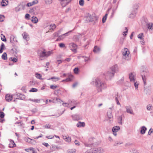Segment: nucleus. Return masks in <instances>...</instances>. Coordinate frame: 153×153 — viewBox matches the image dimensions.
<instances>
[{
	"label": "nucleus",
	"mask_w": 153,
	"mask_h": 153,
	"mask_svg": "<svg viewBox=\"0 0 153 153\" xmlns=\"http://www.w3.org/2000/svg\"><path fill=\"white\" fill-rule=\"evenodd\" d=\"M91 84L92 85L95 84L96 85L98 88V92L102 91V90L105 89L107 88V85L105 82L101 81L98 78L93 79Z\"/></svg>",
	"instance_id": "1"
},
{
	"label": "nucleus",
	"mask_w": 153,
	"mask_h": 153,
	"mask_svg": "<svg viewBox=\"0 0 153 153\" xmlns=\"http://www.w3.org/2000/svg\"><path fill=\"white\" fill-rule=\"evenodd\" d=\"M149 71L147 69L143 66L141 68L140 75L144 85H146V77L149 75Z\"/></svg>",
	"instance_id": "2"
},
{
	"label": "nucleus",
	"mask_w": 153,
	"mask_h": 153,
	"mask_svg": "<svg viewBox=\"0 0 153 153\" xmlns=\"http://www.w3.org/2000/svg\"><path fill=\"white\" fill-rule=\"evenodd\" d=\"M37 53L39 59L42 60L43 59V58L44 57H48L50 56L51 53V52L50 51L46 52L45 50L44 51L39 50L38 51Z\"/></svg>",
	"instance_id": "3"
},
{
	"label": "nucleus",
	"mask_w": 153,
	"mask_h": 153,
	"mask_svg": "<svg viewBox=\"0 0 153 153\" xmlns=\"http://www.w3.org/2000/svg\"><path fill=\"white\" fill-rule=\"evenodd\" d=\"M96 141V140L95 138L91 137L89 138L88 142L85 143V145L86 146L89 147L95 146L97 145Z\"/></svg>",
	"instance_id": "4"
},
{
	"label": "nucleus",
	"mask_w": 153,
	"mask_h": 153,
	"mask_svg": "<svg viewBox=\"0 0 153 153\" xmlns=\"http://www.w3.org/2000/svg\"><path fill=\"white\" fill-rule=\"evenodd\" d=\"M139 5L138 4H135L133 5V9L131 14L130 15V17L133 18L135 16L137 13V10L138 8Z\"/></svg>",
	"instance_id": "5"
},
{
	"label": "nucleus",
	"mask_w": 153,
	"mask_h": 153,
	"mask_svg": "<svg viewBox=\"0 0 153 153\" xmlns=\"http://www.w3.org/2000/svg\"><path fill=\"white\" fill-rule=\"evenodd\" d=\"M114 74L110 70L104 74V75L107 79H111L114 76Z\"/></svg>",
	"instance_id": "6"
},
{
	"label": "nucleus",
	"mask_w": 153,
	"mask_h": 153,
	"mask_svg": "<svg viewBox=\"0 0 153 153\" xmlns=\"http://www.w3.org/2000/svg\"><path fill=\"white\" fill-rule=\"evenodd\" d=\"M110 70L113 72H114V74L115 73L119 71V68L117 65V64H115L112 66L110 68Z\"/></svg>",
	"instance_id": "7"
},
{
	"label": "nucleus",
	"mask_w": 153,
	"mask_h": 153,
	"mask_svg": "<svg viewBox=\"0 0 153 153\" xmlns=\"http://www.w3.org/2000/svg\"><path fill=\"white\" fill-rule=\"evenodd\" d=\"M104 152V150L101 148H96L92 150V153H102Z\"/></svg>",
	"instance_id": "8"
},
{
	"label": "nucleus",
	"mask_w": 153,
	"mask_h": 153,
	"mask_svg": "<svg viewBox=\"0 0 153 153\" xmlns=\"http://www.w3.org/2000/svg\"><path fill=\"white\" fill-rule=\"evenodd\" d=\"M125 108L126 109V111L127 113H129L131 114H134L133 111L130 105L126 106Z\"/></svg>",
	"instance_id": "9"
},
{
	"label": "nucleus",
	"mask_w": 153,
	"mask_h": 153,
	"mask_svg": "<svg viewBox=\"0 0 153 153\" xmlns=\"http://www.w3.org/2000/svg\"><path fill=\"white\" fill-rule=\"evenodd\" d=\"M120 128L119 126H115L113 127L112 129V131L113 132L114 135L116 136L117 135L116 132L119 130Z\"/></svg>",
	"instance_id": "10"
},
{
	"label": "nucleus",
	"mask_w": 153,
	"mask_h": 153,
	"mask_svg": "<svg viewBox=\"0 0 153 153\" xmlns=\"http://www.w3.org/2000/svg\"><path fill=\"white\" fill-rule=\"evenodd\" d=\"M59 1H60L61 4H62V6L63 7H65L67 4L68 3H69L70 2L71 0H59Z\"/></svg>",
	"instance_id": "11"
},
{
	"label": "nucleus",
	"mask_w": 153,
	"mask_h": 153,
	"mask_svg": "<svg viewBox=\"0 0 153 153\" xmlns=\"http://www.w3.org/2000/svg\"><path fill=\"white\" fill-rule=\"evenodd\" d=\"M122 53L124 56H126L129 55V52L127 48H125L124 50L122 51Z\"/></svg>",
	"instance_id": "12"
},
{
	"label": "nucleus",
	"mask_w": 153,
	"mask_h": 153,
	"mask_svg": "<svg viewBox=\"0 0 153 153\" xmlns=\"http://www.w3.org/2000/svg\"><path fill=\"white\" fill-rule=\"evenodd\" d=\"M86 18V20L88 22H91L93 21L92 16L89 14L87 15Z\"/></svg>",
	"instance_id": "13"
},
{
	"label": "nucleus",
	"mask_w": 153,
	"mask_h": 153,
	"mask_svg": "<svg viewBox=\"0 0 153 153\" xmlns=\"http://www.w3.org/2000/svg\"><path fill=\"white\" fill-rule=\"evenodd\" d=\"M70 45L73 47V49L71 48V50L74 52H75L77 49L76 45L74 43H70Z\"/></svg>",
	"instance_id": "14"
},
{
	"label": "nucleus",
	"mask_w": 153,
	"mask_h": 153,
	"mask_svg": "<svg viewBox=\"0 0 153 153\" xmlns=\"http://www.w3.org/2000/svg\"><path fill=\"white\" fill-rule=\"evenodd\" d=\"M13 99V96L10 94H7L5 96V99L7 102H10Z\"/></svg>",
	"instance_id": "15"
},
{
	"label": "nucleus",
	"mask_w": 153,
	"mask_h": 153,
	"mask_svg": "<svg viewBox=\"0 0 153 153\" xmlns=\"http://www.w3.org/2000/svg\"><path fill=\"white\" fill-rule=\"evenodd\" d=\"M68 101H70V105L71 106H75L76 105H77L79 104V102H77V101L74 100H70Z\"/></svg>",
	"instance_id": "16"
},
{
	"label": "nucleus",
	"mask_w": 153,
	"mask_h": 153,
	"mask_svg": "<svg viewBox=\"0 0 153 153\" xmlns=\"http://www.w3.org/2000/svg\"><path fill=\"white\" fill-rule=\"evenodd\" d=\"M73 119L75 120H78L80 119V116L77 114H75L72 116Z\"/></svg>",
	"instance_id": "17"
},
{
	"label": "nucleus",
	"mask_w": 153,
	"mask_h": 153,
	"mask_svg": "<svg viewBox=\"0 0 153 153\" xmlns=\"http://www.w3.org/2000/svg\"><path fill=\"white\" fill-rule=\"evenodd\" d=\"M147 129L144 126H143L141 127V130L140 131V133L141 134H143L146 132Z\"/></svg>",
	"instance_id": "18"
},
{
	"label": "nucleus",
	"mask_w": 153,
	"mask_h": 153,
	"mask_svg": "<svg viewBox=\"0 0 153 153\" xmlns=\"http://www.w3.org/2000/svg\"><path fill=\"white\" fill-rule=\"evenodd\" d=\"M129 78L131 82H134L135 80L134 79V75L132 73H131L129 74Z\"/></svg>",
	"instance_id": "19"
},
{
	"label": "nucleus",
	"mask_w": 153,
	"mask_h": 153,
	"mask_svg": "<svg viewBox=\"0 0 153 153\" xmlns=\"http://www.w3.org/2000/svg\"><path fill=\"white\" fill-rule=\"evenodd\" d=\"M100 51V49L97 46H95L94 47L93 51L95 53H99Z\"/></svg>",
	"instance_id": "20"
},
{
	"label": "nucleus",
	"mask_w": 153,
	"mask_h": 153,
	"mask_svg": "<svg viewBox=\"0 0 153 153\" xmlns=\"http://www.w3.org/2000/svg\"><path fill=\"white\" fill-rule=\"evenodd\" d=\"M51 79H52V81L53 82H56L59 80V78L55 76L51 77V78L48 79L47 80H50Z\"/></svg>",
	"instance_id": "21"
},
{
	"label": "nucleus",
	"mask_w": 153,
	"mask_h": 153,
	"mask_svg": "<svg viewBox=\"0 0 153 153\" xmlns=\"http://www.w3.org/2000/svg\"><path fill=\"white\" fill-rule=\"evenodd\" d=\"M153 23L152 22H149L147 25L146 26L147 27V28L149 30H152L153 29Z\"/></svg>",
	"instance_id": "22"
},
{
	"label": "nucleus",
	"mask_w": 153,
	"mask_h": 153,
	"mask_svg": "<svg viewBox=\"0 0 153 153\" xmlns=\"http://www.w3.org/2000/svg\"><path fill=\"white\" fill-rule=\"evenodd\" d=\"M76 126L78 127H84L85 126V123L84 122H79L77 123Z\"/></svg>",
	"instance_id": "23"
},
{
	"label": "nucleus",
	"mask_w": 153,
	"mask_h": 153,
	"mask_svg": "<svg viewBox=\"0 0 153 153\" xmlns=\"http://www.w3.org/2000/svg\"><path fill=\"white\" fill-rule=\"evenodd\" d=\"M10 42L14 43L15 41L17 42V41L16 40L15 38L13 36H12L10 37Z\"/></svg>",
	"instance_id": "24"
},
{
	"label": "nucleus",
	"mask_w": 153,
	"mask_h": 153,
	"mask_svg": "<svg viewBox=\"0 0 153 153\" xmlns=\"http://www.w3.org/2000/svg\"><path fill=\"white\" fill-rule=\"evenodd\" d=\"M29 100L30 101H33V102H36V103H39L40 102L41 100H42L43 102H45V101L43 100H38V99H29Z\"/></svg>",
	"instance_id": "25"
},
{
	"label": "nucleus",
	"mask_w": 153,
	"mask_h": 153,
	"mask_svg": "<svg viewBox=\"0 0 153 153\" xmlns=\"http://www.w3.org/2000/svg\"><path fill=\"white\" fill-rule=\"evenodd\" d=\"M23 38L27 41L28 40V35L27 33L26 32L22 34Z\"/></svg>",
	"instance_id": "26"
},
{
	"label": "nucleus",
	"mask_w": 153,
	"mask_h": 153,
	"mask_svg": "<svg viewBox=\"0 0 153 153\" xmlns=\"http://www.w3.org/2000/svg\"><path fill=\"white\" fill-rule=\"evenodd\" d=\"M31 20V21L34 23H36L38 22V19L36 17L33 16L32 17Z\"/></svg>",
	"instance_id": "27"
},
{
	"label": "nucleus",
	"mask_w": 153,
	"mask_h": 153,
	"mask_svg": "<svg viewBox=\"0 0 153 153\" xmlns=\"http://www.w3.org/2000/svg\"><path fill=\"white\" fill-rule=\"evenodd\" d=\"M16 145V144L15 143L13 140H11L10 141V143L9 144V147L10 148H13Z\"/></svg>",
	"instance_id": "28"
},
{
	"label": "nucleus",
	"mask_w": 153,
	"mask_h": 153,
	"mask_svg": "<svg viewBox=\"0 0 153 153\" xmlns=\"http://www.w3.org/2000/svg\"><path fill=\"white\" fill-rule=\"evenodd\" d=\"M8 2L6 0H2L1 2V5L2 6H6L8 4Z\"/></svg>",
	"instance_id": "29"
},
{
	"label": "nucleus",
	"mask_w": 153,
	"mask_h": 153,
	"mask_svg": "<svg viewBox=\"0 0 153 153\" xmlns=\"http://www.w3.org/2000/svg\"><path fill=\"white\" fill-rule=\"evenodd\" d=\"M73 39L74 41L75 42H78L79 40V35H75L73 37Z\"/></svg>",
	"instance_id": "30"
},
{
	"label": "nucleus",
	"mask_w": 153,
	"mask_h": 153,
	"mask_svg": "<svg viewBox=\"0 0 153 153\" xmlns=\"http://www.w3.org/2000/svg\"><path fill=\"white\" fill-rule=\"evenodd\" d=\"M107 115L109 119H111L112 117V112L111 111H108L107 113Z\"/></svg>",
	"instance_id": "31"
},
{
	"label": "nucleus",
	"mask_w": 153,
	"mask_h": 153,
	"mask_svg": "<svg viewBox=\"0 0 153 153\" xmlns=\"http://www.w3.org/2000/svg\"><path fill=\"white\" fill-rule=\"evenodd\" d=\"M1 58L4 60H6L7 59V54L6 53H4L1 56Z\"/></svg>",
	"instance_id": "32"
},
{
	"label": "nucleus",
	"mask_w": 153,
	"mask_h": 153,
	"mask_svg": "<svg viewBox=\"0 0 153 153\" xmlns=\"http://www.w3.org/2000/svg\"><path fill=\"white\" fill-rule=\"evenodd\" d=\"M60 32V31H59L58 32L54 33L53 34V39H55L56 37H59Z\"/></svg>",
	"instance_id": "33"
},
{
	"label": "nucleus",
	"mask_w": 153,
	"mask_h": 153,
	"mask_svg": "<svg viewBox=\"0 0 153 153\" xmlns=\"http://www.w3.org/2000/svg\"><path fill=\"white\" fill-rule=\"evenodd\" d=\"M149 23V22L148 19H145L144 20V21L142 23V24L143 25L146 26V25H147Z\"/></svg>",
	"instance_id": "34"
},
{
	"label": "nucleus",
	"mask_w": 153,
	"mask_h": 153,
	"mask_svg": "<svg viewBox=\"0 0 153 153\" xmlns=\"http://www.w3.org/2000/svg\"><path fill=\"white\" fill-rule=\"evenodd\" d=\"M118 121L119 123L122 125V116H120L118 117Z\"/></svg>",
	"instance_id": "35"
},
{
	"label": "nucleus",
	"mask_w": 153,
	"mask_h": 153,
	"mask_svg": "<svg viewBox=\"0 0 153 153\" xmlns=\"http://www.w3.org/2000/svg\"><path fill=\"white\" fill-rule=\"evenodd\" d=\"M53 101H52L51 100H49V102H54V101H57V102H60V101H61V102H63L61 100H60V99L57 98H54V99L53 100Z\"/></svg>",
	"instance_id": "36"
},
{
	"label": "nucleus",
	"mask_w": 153,
	"mask_h": 153,
	"mask_svg": "<svg viewBox=\"0 0 153 153\" xmlns=\"http://www.w3.org/2000/svg\"><path fill=\"white\" fill-rule=\"evenodd\" d=\"M117 95L115 97V100L116 101L117 104V105H119L120 106H121V104L120 103V102L118 100V95L117 94Z\"/></svg>",
	"instance_id": "37"
},
{
	"label": "nucleus",
	"mask_w": 153,
	"mask_h": 153,
	"mask_svg": "<svg viewBox=\"0 0 153 153\" xmlns=\"http://www.w3.org/2000/svg\"><path fill=\"white\" fill-rule=\"evenodd\" d=\"M76 150L75 149H70L67 151V153H75Z\"/></svg>",
	"instance_id": "38"
},
{
	"label": "nucleus",
	"mask_w": 153,
	"mask_h": 153,
	"mask_svg": "<svg viewBox=\"0 0 153 153\" xmlns=\"http://www.w3.org/2000/svg\"><path fill=\"white\" fill-rule=\"evenodd\" d=\"M57 147L54 145H52L51 147V150L52 151H54L56 150V149H57Z\"/></svg>",
	"instance_id": "39"
},
{
	"label": "nucleus",
	"mask_w": 153,
	"mask_h": 153,
	"mask_svg": "<svg viewBox=\"0 0 153 153\" xmlns=\"http://www.w3.org/2000/svg\"><path fill=\"white\" fill-rule=\"evenodd\" d=\"M36 77L38 79L42 80L43 79L42 78V75L38 73L36 74Z\"/></svg>",
	"instance_id": "40"
},
{
	"label": "nucleus",
	"mask_w": 153,
	"mask_h": 153,
	"mask_svg": "<svg viewBox=\"0 0 153 153\" xmlns=\"http://www.w3.org/2000/svg\"><path fill=\"white\" fill-rule=\"evenodd\" d=\"M64 36L63 35V34L61 35H59L58 38L56 39V41H59L60 40H62L64 38L63 37Z\"/></svg>",
	"instance_id": "41"
},
{
	"label": "nucleus",
	"mask_w": 153,
	"mask_h": 153,
	"mask_svg": "<svg viewBox=\"0 0 153 153\" xmlns=\"http://www.w3.org/2000/svg\"><path fill=\"white\" fill-rule=\"evenodd\" d=\"M108 15V13H106L105 16L103 17L102 19V22L103 23H104L105 22L107 17Z\"/></svg>",
	"instance_id": "42"
},
{
	"label": "nucleus",
	"mask_w": 153,
	"mask_h": 153,
	"mask_svg": "<svg viewBox=\"0 0 153 153\" xmlns=\"http://www.w3.org/2000/svg\"><path fill=\"white\" fill-rule=\"evenodd\" d=\"M130 153H139V152L137 150L134 149L130 151Z\"/></svg>",
	"instance_id": "43"
},
{
	"label": "nucleus",
	"mask_w": 153,
	"mask_h": 153,
	"mask_svg": "<svg viewBox=\"0 0 153 153\" xmlns=\"http://www.w3.org/2000/svg\"><path fill=\"white\" fill-rule=\"evenodd\" d=\"M58 87V86L57 85H51L50 86V88L53 90H55Z\"/></svg>",
	"instance_id": "44"
},
{
	"label": "nucleus",
	"mask_w": 153,
	"mask_h": 153,
	"mask_svg": "<svg viewBox=\"0 0 153 153\" xmlns=\"http://www.w3.org/2000/svg\"><path fill=\"white\" fill-rule=\"evenodd\" d=\"M25 98V96L21 94L19 97V98H16V99H19L21 100H23Z\"/></svg>",
	"instance_id": "45"
},
{
	"label": "nucleus",
	"mask_w": 153,
	"mask_h": 153,
	"mask_svg": "<svg viewBox=\"0 0 153 153\" xmlns=\"http://www.w3.org/2000/svg\"><path fill=\"white\" fill-rule=\"evenodd\" d=\"M79 71V69L78 68H75L74 69V73L76 74H77L78 73Z\"/></svg>",
	"instance_id": "46"
},
{
	"label": "nucleus",
	"mask_w": 153,
	"mask_h": 153,
	"mask_svg": "<svg viewBox=\"0 0 153 153\" xmlns=\"http://www.w3.org/2000/svg\"><path fill=\"white\" fill-rule=\"evenodd\" d=\"M1 39L3 41L6 42V39L5 36L4 35L2 34L1 35Z\"/></svg>",
	"instance_id": "47"
},
{
	"label": "nucleus",
	"mask_w": 153,
	"mask_h": 153,
	"mask_svg": "<svg viewBox=\"0 0 153 153\" xmlns=\"http://www.w3.org/2000/svg\"><path fill=\"white\" fill-rule=\"evenodd\" d=\"M143 37V33L139 34L137 36L138 38L141 40L143 39L142 38Z\"/></svg>",
	"instance_id": "48"
},
{
	"label": "nucleus",
	"mask_w": 153,
	"mask_h": 153,
	"mask_svg": "<svg viewBox=\"0 0 153 153\" xmlns=\"http://www.w3.org/2000/svg\"><path fill=\"white\" fill-rule=\"evenodd\" d=\"M10 60H12L14 62H17L18 61V59L15 58H12L11 57L10 58Z\"/></svg>",
	"instance_id": "49"
},
{
	"label": "nucleus",
	"mask_w": 153,
	"mask_h": 153,
	"mask_svg": "<svg viewBox=\"0 0 153 153\" xmlns=\"http://www.w3.org/2000/svg\"><path fill=\"white\" fill-rule=\"evenodd\" d=\"M70 101H68V103H63L62 105L64 107H68V106L70 105Z\"/></svg>",
	"instance_id": "50"
},
{
	"label": "nucleus",
	"mask_w": 153,
	"mask_h": 153,
	"mask_svg": "<svg viewBox=\"0 0 153 153\" xmlns=\"http://www.w3.org/2000/svg\"><path fill=\"white\" fill-rule=\"evenodd\" d=\"M38 90L35 88H32L30 89V92H36Z\"/></svg>",
	"instance_id": "51"
},
{
	"label": "nucleus",
	"mask_w": 153,
	"mask_h": 153,
	"mask_svg": "<svg viewBox=\"0 0 153 153\" xmlns=\"http://www.w3.org/2000/svg\"><path fill=\"white\" fill-rule=\"evenodd\" d=\"M52 0H45V2L47 4H50L52 2Z\"/></svg>",
	"instance_id": "52"
},
{
	"label": "nucleus",
	"mask_w": 153,
	"mask_h": 153,
	"mask_svg": "<svg viewBox=\"0 0 153 153\" xmlns=\"http://www.w3.org/2000/svg\"><path fill=\"white\" fill-rule=\"evenodd\" d=\"M59 46L61 48H63L65 47V44L62 43H59Z\"/></svg>",
	"instance_id": "53"
},
{
	"label": "nucleus",
	"mask_w": 153,
	"mask_h": 153,
	"mask_svg": "<svg viewBox=\"0 0 153 153\" xmlns=\"http://www.w3.org/2000/svg\"><path fill=\"white\" fill-rule=\"evenodd\" d=\"M125 29L126 30V31L123 32V35L124 36H126L127 35L126 33H128V29L126 27H125Z\"/></svg>",
	"instance_id": "54"
},
{
	"label": "nucleus",
	"mask_w": 153,
	"mask_h": 153,
	"mask_svg": "<svg viewBox=\"0 0 153 153\" xmlns=\"http://www.w3.org/2000/svg\"><path fill=\"white\" fill-rule=\"evenodd\" d=\"M152 133H153V129L152 128H151L148 132V134L149 135H150Z\"/></svg>",
	"instance_id": "55"
},
{
	"label": "nucleus",
	"mask_w": 153,
	"mask_h": 153,
	"mask_svg": "<svg viewBox=\"0 0 153 153\" xmlns=\"http://www.w3.org/2000/svg\"><path fill=\"white\" fill-rule=\"evenodd\" d=\"M84 4V1L83 0H80L79 1V4L80 6H82Z\"/></svg>",
	"instance_id": "56"
},
{
	"label": "nucleus",
	"mask_w": 153,
	"mask_h": 153,
	"mask_svg": "<svg viewBox=\"0 0 153 153\" xmlns=\"http://www.w3.org/2000/svg\"><path fill=\"white\" fill-rule=\"evenodd\" d=\"M4 112H0V117L2 118L4 117Z\"/></svg>",
	"instance_id": "57"
},
{
	"label": "nucleus",
	"mask_w": 153,
	"mask_h": 153,
	"mask_svg": "<svg viewBox=\"0 0 153 153\" xmlns=\"http://www.w3.org/2000/svg\"><path fill=\"white\" fill-rule=\"evenodd\" d=\"M4 16L3 15H0V21L2 22L4 20Z\"/></svg>",
	"instance_id": "58"
},
{
	"label": "nucleus",
	"mask_w": 153,
	"mask_h": 153,
	"mask_svg": "<svg viewBox=\"0 0 153 153\" xmlns=\"http://www.w3.org/2000/svg\"><path fill=\"white\" fill-rule=\"evenodd\" d=\"M30 15L28 14H26L25 16V18L26 19H30Z\"/></svg>",
	"instance_id": "59"
},
{
	"label": "nucleus",
	"mask_w": 153,
	"mask_h": 153,
	"mask_svg": "<svg viewBox=\"0 0 153 153\" xmlns=\"http://www.w3.org/2000/svg\"><path fill=\"white\" fill-rule=\"evenodd\" d=\"M151 105H149L147 106V109L148 111H150L151 109Z\"/></svg>",
	"instance_id": "60"
},
{
	"label": "nucleus",
	"mask_w": 153,
	"mask_h": 153,
	"mask_svg": "<svg viewBox=\"0 0 153 153\" xmlns=\"http://www.w3.org/2000/svg\"><path fill=\"white\" fill-rule=\"evenodd\" d=\"M50 27H51V29H52L53 30L56 27V25L54 24L52 25H51Z\"/></svg>",
	"instance_id": "61"
},
{
	"label": "nucleus",
	"mask_w": 153,
	"mask_h": 153,
	"mask_svg": "<svg viewBox=\"0 0 153 153\" xmlns=\"http://www.w3.org/2000/svg\"><path fill=\"white\" fill-rule=\"evenodd\" d=\"M72 30H70L65 33H64V34H63V35L64 36H68V34L69 33L71 32H72Z\"/></svg>",
	"instance_id": "62"
},
{
	"label": "nucleus",
	"mask_w": 153,
	"mask_h": 153,
	"mask_svg": "<svg viewBox=\"0 0 153 153\" xmlns=\"http://www.w3.org/2000/svg\"><path fill=\"white\" fill-rule=\"evenodd\" d=\"M65 79V82H69L71 81L72 80V78L70 77H69L68 78H67Z\"/></svg>",
	"instance_id": "63"
},
{
	"label": "nucleus",
	"mask_w": 153,
	"mask_h": 153,
	"mask_svg": "<svg viewBox=\"0 0 153 153\" xmlns=\"http://www.w3.org/2000/svg\"><path fill=\"white\" fill-rule=\"evenodd\" d=\"M35 10H36L35 8H33L31 9H30V10H29V12L30 13H32L33 12L35 11Z\"/></svg>",
	"instance_id": "64"
}]
</instances>
